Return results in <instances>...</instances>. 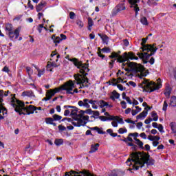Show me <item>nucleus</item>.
Listing matches in <instances>:
<instances>
[{
    "label": "nucleus",
    "instance_id": "obj_1",
    "mask_svg": "<svg viewBox=\"0 0 176 176\" xmlns=\"http://www.w3.org/2000/svg\"><path fill=\"white\" fill-rule=\"evenodd\" d=\"M152 166L155 164L154 160H150L149 155L144 153H133L131 159L126 161L127 166H132L133 170H138V168L144 167V164Z\"/></svg>",
    "mask_w": 176,
    "mask_h": 176
},
{
    "label": "nucleus",
    "instance_id": "obj_2",
    "mask_svg": "<svg viewBox=\"0 0 176 176\" xmlns=\"http://www.w3.org/2000/svg\"><path fill=\"white\" fill-rule=\"evenodd\" d=\"M72 61L76 67L80 69L79 72L82 74H74L75 80L77 82V85H81L79 89H83V87H89V79L86 77L87 72L90 71L89 69V64L82 63L76 58H72L70 60Z\"/></svg>",
    "mask_w": 176,
    "mask_h": 176
},
{
    "label": "nucleus",
    "instance_id": "obj_3",
    "mask_svg": "<svg viewBox=\"0 0 176 176\" xmlns=\"http://www.w3.org/2000/svg\"><path fill=\"white\" fill-rule=\"evenodd\" d=\"M10 105L19 115H32L36 111V107L33 105L25 107L24 102L16 99L15 95L11 98Z\"/></svg>",
    "mask_w": 176,
    "mask_h": 176
},
{
    "label": "nucleus",
    "instance_id": "obj_4",
    "mask_svg": "<svg viewBox=\"0 0 176 176\" xmlns=\"http://www.w3.org/2000/svg\"><path fill=\"white\" fill-rule=\"evenodd\" d=\"M146 41H148V37H146V38H142V43L141 45L142 46V51L143 52H151V54H148L146 52H144V53H140V54H138V56L140 57V58H141L142 60H144V64H146V63H148V61H146V60H148L149 58V57H151V56H153V54H155V53H156L157 48L156 47H155V44L152 45H145L146 43Z\"/></svg>",
    "mask_w": 176,
    "mask_h": 176
},
{
    "label": "nucleus",
    "instance_id": "obj_5",
    "mask_svg": "<svg viewBox=\"0 0 176 176\" xmlns=\"http://www.w3.org/2000/svg\"><path fill=\"white\" fill-rule=\"evenodd\" d=\"M139 86L142 89V91L152 93V91H155V90H158V89H160V87H162V84H156L152 81L149 82L148 80H143Z\"/></svg>",
    "mask_w": 176,
    "mask_h": 176
},
{
    "label": "nucleus",
    "instance_id": "obj_6",
    "mask_svg": "<svg viewBox=\"0 0 176 176\" xmlns=\"http://www.w3.org/2000/svg\"><path fill=\"white\" fill-rule=\"evenodd\" d=\"M62 89L63 90H65L67 94H75V93H78V89H75V82L72 80L65 82L63 85ZM74 89H75L74 90Z\"/></svg>",
    "mask_w": 176,
    "mask_h": 176
},
{
    "label": "nucleus",
    "instance_id": "obj_7",
    "mask_svg": "<svg viewBox=\"0 0 176 176\" xmlns=\"http://www.w3.org/2000/svg\"><path fill=\"white\" fill-rule=\"evenodd\" d=\"M6 31L8 33L9 38H13L15 36V39H17L20 35V30L16 29L13 32V25L11 23L6 24Z\"/></svg>",
    "mask_w": 176,
    "mask_h": 176
},
{
    "label": "nucleus",
    "instance_id": "obj_8",
    "mask_svg": "<svg viewBox=\"0 0 176 176\" xmlns=\"http://www.w3.org/2000/svg\"><path fill=\"white\" fill-rule=\"evenodd\" d=\"M9 91H4L3 90H0V113H3V115H6L7 111L6 109L3 107V97H8L9 96Z\"/></svg>",
    "mask_w": 176,
    "mask_h": 176
},
{
    "label": "nucleus",
    "instance_id": "obj_9",
    "mask_svg": "<svg viewBox=\"0 0 176 176\" xmlns=\"http://www.w3.org/2000/svg\"><path fill=\"white\" fill-rule=\"evenodd\" d=\"M60 90H63V85L60 87L48 90L46 93L45 98L43 99V101H49V100H51L52 97H53L56 93H60Z\"/></svg>",
    "mask_w": 176,
    "mask_h": 176
},
{
    "label": "nucleus",
    "instance_id": "obj_10",
    "mask_svg": "<svg viewBox=\"0 0 176 176\" xmlns=\"http://www.w3.org/2000/svg\"><path fill=\"white\" fill-rule=\"evenodd\" d=\"M89 116H80L79 120L73 122V124L76 127H80V126H85L86 123L89 122Z\"/></svg>",
    "mask_w": 176,
    "mask_h": 176
},
{
    "label": "nucleus",
    "instance_id": "obj_11",
    "mask_svg": "<svg viewBox=\"0 0 176 176\" xmlns=\"http://www.w3.org/2000/svg\"><path fill=\"white\" fill-rule=\"evenodd\" d=\"M128 67L131 68V69H133L135 72H140V74H142V72L145 71V68L144 67V66L140 64H137L134 62H129Z\"/></svg>",
    "mask_w": 176,
    "mask_h": 176
},
{
    "label": "nucleus",
    "instance_id": "obj_12",
    "mask_svg": "<svg viewBox=\"0 0 176 176\" xmlns=\"http://www.w3.org/2000/svg\"><path fill=\"white\" fill-rule=\"evenodd\" d=\"M121 60H124V61H129V60H138V57L135 56L133 52H129V54L127 53H124V58L120 57Z\"/></svg>",
    "mask_w": 176,
    "mask_h": 176
},
{
    "label": "nucleus",
    "instance_id": "obj_13",
    "mask_svg": "<svg viewBox=\"0 0 176 176\" xmlns=\"http://www.w3.org/2000/svg\"><path fill=\"white\" fill-rule=\"evenodd\" d=\"M122 10H126V7L123 3L118 4L115 7L112 12L113 16H116V14L120 13V12H122Z\"/></svg>",
    "mask_w": 176,
    "mask_h": 176
},
{
    "label": "nucleus",
    "instance_id": "obj_14",
    "mask_svg": "<svg viewBox=\"0 0 176 176\" xmlns=\"http://www.w3.org/2000/svg\"><path fill=\"white\" fill-rule=\"evenodd\" d=\"M120 51H118V52H113L111 56H109L110 58H117L118 63H124L123 58H124V54H123L122 56H120ZM122 57V59L120 58Z\"/></svg>",
    "mask_w": 176,
    "mask_h": 176
},
{
    "label": "nucleus",
    "instance_id": "obj_15",
    "mask_svg": "<svg viewBox=\"0 0 176 176\" xmlns=\"http://www.w3.org/2000/svg\"><path fill=\"white\" fill-rule=\"evenodd\" d=\"M129 3L131 4V8H133L135 12V16L138 14V12H140V8H138V5L137 3H140V0H129Z\"/></svg>",
    "mask_w": 176,
    "mask_h": 176
},
{
    "label": "nucleus",
    "instance_id": "obj_16",
    "mask_svg": "<svg viewBox=\"0 0 176 176\" xmlns=\"http://www.w3.org/2000/svg\"><path fill=\"white\" fill-rule=\"evenodd\" d=\"M78 105H79V107H84V108H90L89 99H83L82 100H79L78 102Z\"/></svg>",
    "mask_w": 176,
    "mask_h": 176
},
{
    "label": "nucleus",
    "instance_id": "obj_17",
    "mask_svg": "<svg viewBox=\"0 0 176 176\" xmlns=\"http://www.w3.org/2000/svg\"><path fill=\"white\" fill-rule=\"evenodd\" d=\"M109 120H113L111 122V126H113V127H118V122H119V116H111L109 117Z\"/></svg>",
    "mask_w": 176,
    "mask_h": 176
},
{
    "label": "nucleus",
    "instance_id": "obj_18",
    "mask_svg": "<svg viewBox=\"0 0 176 176\" xmlns=\"http://www.w3.org/2000/svg\"><path fill=\"white\" fill-rule=\"evenodd\" d=\"M152 126L153 127V129H157L160 133H164V128L163 127L162 124H157V122H153Z\"/></svg>",
    "mask_w": 176,
    "mask_h": 176
},
{
    "label": "nucleus",
    "instance_id": "obj_19",
    "mask_svg": "<svg viewBox=\"0 0 176 176\" xmlns=\"http://www.w3.org/2000/svg\"><path fill=\"white\" fill-rule=\"evenodd\" d=\"M46 6V1H41L38 5L36 6V9L37 12H42L43 8Z\"/></svg>",
    "mask_w": 176,
    "mask_h": 176
},
{
    "label": "nucleus",
    "instance_id": "obj_20",
    "mask_svg": "<svg viewBox=\"0 0 176 176\" xmlns=\"http://www.w3.org/2000/svg\"><path fill=\"white\" fill-rule=\"evenodd\" d=\"M58 58H60V55L58 54V55L56 56L55 60H54V58H51V59H50L51 65L52 66V68H57V67H58V66L57 65V63H57V61H58Z\"/></svg>",
    "mask_w": 176,
    "mask_h": 176
},
{
    "label": "nucleus",
    "instance_id": "obj_21",
    "mask_svg": "<svg viewBox=\"0 0 176 176\" xmlns=\"http://www.w3.org/2000/svg\"><path fill=\"white\" fill-rule=\"evenodd\" d=\"M51 38L55 44V46H57V45H58V43H60V42L62 41L61 38L59 36H56V34H53Z\"/></svg>",
    "mask_w": 176,
    "mask_h": 176
},
{
    "label": "nucleus",
    "instance_id": "obj_22",
    "mask_svg": "<svg viewBox=\"0 0 176 176\" xmlns=\"http://www.w3.org/2000/svg\"><path fill=\"white\" fill-rule=\"evenodd\" d=\"M148 115V111H143L142 113H140L138 116H137V119H145L146 118V116Z\"/></svg>",
    "mask_w": 176,
    "mask_h": 176
},
{
    "label": "nucleus",
    "instance_id": "obj_23",
    "mask_svg": "<svg viewBox=\"0 0 176 176\" xmlns=\"http://www.w3.org/2000/svg\"><path fill=\"white\" fill-rule=\"evenodd\" d=\"M98 146H100L99 144H96L95 145L92 144L91 146V151L89 153H94V152H97L98 151Z\"/></svg>",
    "mask_w": 176,
    "mask_h": 176
},
{
    "label": "nucleus",
    "instance_id": "obj_24",
    "mask_svg": "<svg viewBox=\"0 0 176 176\" xmlns=\"http://www.w3.org/2000/svg\"><path fill=\"white\" fill-rule=\"evenodd\" d=\"M148 140H149V141H153V142L159 141L160 140V136L159 135L153 136L152 135H150L148 137Z\"/></svg>",
    "mask_w": 176,
    "mask_h": 176
},
{
    "label": "nucleus",
    "instance_id": "obj_25",
    "mask_svg": "<svg viewBox=\"0 0 176 176\" xmlns=\"http://www.w3.org/2000/svg\"><path fill=\"white\" fill-rule=\"evenodd\" d=\"M151 119L153 122H157V120H159V116H157V113H156V112L153 111L151 113Z\"/></svg>",
    "mask_w": 176,
    "mask_h": 176
},
{
    "label": "nucleus",
    "instance_id": "obj_26",
    "mask_svg": "<svg viewBox=\"0 0 176 176\" xmlns=\"http://www.w3.org/2000/svg\"><path fill=\"white\" fill-rule=\"evenodd\" d=\"M120 97V94H119L116 91H113L112 92V96H111V98L112 100H118Z\"/></svg>",
    "mask_w": 176,
    "mask_h": 176
},
{
    "label": "nucleus",
    "instance_id": "obj_27",
    "mask_svg": "<svg viewBox=\"0 0 176 176\" xmlns=\"http://www.w3.org/2000/svg\"><path fill=\"white\" fill-rule=\"evenodd\" d=\"M140 23L143 25H149V23L148 22V19H146V17L143 16L140 19Z\"/></svg>",
    "mask_w": 176,
    "mask_h": 176
},
{
    "label": "nucleus",
    "instance_id": "obj_28",
    "mask_svg": "<svg viewBox=\"0 0 176 176\" xmlns=\"http://www.w3.org/2000/svg\"><path fill=\"white\" fill-rule=\"evenodd\" d=\"M35 68L38 72L37 76H38V78H41V76H42V75L45 74V69H40L38 67H36Z\"/></svg>",
    "mask_w": 176,
    "mask_h": 176
},
{
    "label": "nucleus",
    "instance_id": "obj_29",
    "mask_svg": "<svg viewBox=\"0 0 176 176\" xmlns=\"http://www.w3.org/2000/svg\"><path fill=\"white\" fill-rule=\"evenodd\" d=\"M22 96L24 97L28 96V97H35V95L32 91H25L22 93Z\"/></svg>",
    "mask_w": 176,
    "mask_h": 176
},
{
    "label": "nucleus",
    "instance_id": "obj_30",
    "mask_svg": "<svg viewBox=\"0 0 176 176\" xmlns=\"http://www.w3.org/2000/svg\"><path fill=\"white\" fill-rule=\"evenodd\" d=\"M103 43H105L106 45H108V42H109V38L108 36L107 35H100Z\"/></svg>",
    "mask_w": 176,
    "mask_h": 176
},
{
    "label": "nucleus",
    "instance_id": "obj_31",
    "mask_svg": "<svg viewBox=\"0 0 176 176\" xmlns=\"http://www.w3.org/2000/svg\"><path fill=\"white\" fill-rule=\"evenodd\" d=\"M54 144L57 146H60V145H63V144H64V140H63V139H56L54 141Z\"/></svg>",
    "mask_w": 176,
    "mask_h": 176
},
{
    "label": "nucleus",
    "instance_id": "obj_32",
    "mask_svg": "<svg viewBox=\"0 0 176 176\" xmlns=\"http://www.w3.org/2000/svg\"><path fill=\"white\" fill-rule=\"evenodd\" d=\"M170 130H172V133L174 134L176 132V123L170 122Z\"/></svg>",
    "mask_w": 176,
    "mask_h": 176
},
{
    "label": "nucleus",
    "instance_id": "obj_33",
    "mask_svg": "<svg viewBox=\"0 0 176 176\" xmlns=\"http://www.w3.org/2000/svg\"><path fill=\"white\" fill-rule=\"evenodd\" d=\"M164 94L166 97H170V94H171V88L170 87L166 88Z\"/></svg>",
    "mask_w": 176,
    "mask_h": 176
},
{
    "label": "nucleus",
    "instance_id": "obj_34",
    "mask_svg": "<svg viewBox=\"0 0 176 176\" xmlns=\"http://www.w3.org/2000/svg\"><path fill=\"white\" fill-rule=\"evenodd\" d=\"M170 107H176V97L173 96L170 98Z\"/></svg>",
    "mask_w": 176,
    "mask_h": 176
},
{
    "label": "nucleus",
    "instance_id": "obj_35",
    "mask_svg": "<svg viewBox=\"0 0 176 176\" xmlns=\"http://www.w3.org/2000/svg\"><path fill=\"white\" fill-rule=\"evenodd\" d=\"M107 133L111 135V137H118V133H113V130L109 129L107 130Z\"/></svg>",
    "mask_w": 176,
    "mask_h": 176
},
{
    "label": "nucleus",
    "instance_id": "obj_36",
    "mask_svg": "<svg viewBox=\"0 0 176 176\" xmlns=\"http://www.w3.org/2000/svg\"><path fill=\"white\" fill-rule=\"evenodd\" d=\"M134 140L135 141V144H137V145H138V146H140V148H143L144 143L142 142H141V140H140V139L134 138Z\"/></svg>",
    "mask_w": 176,
    "mask_h": 176
},
{
    "label": "nucleus",
    "instance_id": "obj_37",
    "mask_svg": "<svg viewBox=\"0 0 176 176\" xmlns=\"http://www.w3.org/2000/svg\"><path fill=\"white\" fill-rule=\"evenodd\" d=\"M113 173H116V175H113V176H123L124 175V171L123 170H113Z\"/></svg>",
    "mask_w": 176,
    "mask_h": 176
},
{
    "label": "nucleus",
    "instance_id": "obj_38",
    "mask_svg": "<svg viewBox=\"0 0 176 176\" xmlns=\"http://www.w3.org/2000/svg\"><path fill=\"white\" fill-rule=\"evenodd\" d=\"M88 25H89V30H91V27L94 25V22L93 21V19L91 18H88Z\"/></svg>",
    "mask_w": 176,
    "mask_h": 176
},
{
    "label": "nucleus",
    "instance_id": "obj_39",
    "mask_svg": "<svg viewBox=\"0 0 176 176\" xmlns=\"http://www.w3.org/2000/svg\"><path fill=\"white\" fill-rule=\"evenodd\" d=\"M76 115H78V110L76 109H72L70 111V116H72V118L76 116Z\"/></svg>",
    "mask_w": 176,
    "mask_h": 176
},
{
    "label": "nucleus",
    "instance_id": "obj_40",
    "mask_svg": "<svg viewBox=\"0 0 176 176\" xmlns=\"http://www.w3.org/2000/svg\"><path fill=\"white\" fill-rule=\"evenodd\" d=\"M119 134H124V133H127V129L126 128H120L118 129Z\"/></svg>",
    "mask_w": 176,
    "mask_h": 176
},
{
    "label": "nucleus",
    "instance_id": "obj_41",
    "mask_svg": "<svg viewBox=\"0 0 176 176\" xmlns=\"http://www.w3.org/2000/svg\"><path fill=\"white\" fill-rule=\"evenodd\" d=\"M52 122H54V120L52 118H47L45 119V122L47 124H52Z\"/></svg>",
    "mask_w": 176,
    "mask_h": 176
},
{
    "label": "nucleus",
    "instance_id": "obj_42",
    "mask_svg": "<svg viewBox=\"0 0 176 176\" xmlns=\"http://www.w3.org/2000/svg\"><path fill=\"white\" fill-rule=\"evenodd\" d=\"M53 118H54V120H61V119H63V117H61V116L54 114L53 116Z\"/></svg>",
    "mask_w": 176,
    "mask_h": 176
},
{
    "label": "nucleus",
    "instance_id": "obj_43",
    "mask_svg": "<svg viewBox=\"0 0 176 176\" xmlns=\"http://www.w3.org/2000/svg\"><path fill=\"white\" fill-rule=\"evenodd\" d=\"M26 70L28 75H32V74H34V70H32V69H31V67H27Z\"/></svg>",
    "mask_w": 176,
    "mask_h": 176
},
{
    "label": "nucleus",
    "instance_id": "obj_44",
    "mask_svg": "<svg viewBox=\"0 0 176 176\" xmlns=\"http://www.w3.org/2000/svg\"><path fill=\"white\" fill-rule=\"evenodd\" d=\"M52 68H53V66H52V61H48L47 64V69H49V71H52Z\"/></svg>",
    "mask_w": 176,
    "mask_h": 176
},
{
    "label": "nucleus",
    "instance_id": "obj_45",
    "mask_svg": "<svg viewBox=\"0 0 176 176\" xmlns=\"http://www.w3.org/2000/svg\"><path fill=\"white\" fill-rule=\"evenodd\" d=\"M101 50L104 53H110L111 52V49H109V47H107L102 48Z\"/></svg>",
    "mask_w": 176,
    "mask_h": 176
},
{
    "label": "nucleus",
    "instance_id": "obj_46",
    "mask_svg": "<svg viewBox=\"0 0 176 176\" xmlns=\"http://www.w3.org/2000/svg\"><path fill=\"white\" fill-rule=\"evenodd\" d=\"M37 30H38L39 34H41L42 31L43 30V24L38 25Z\"/></svg>",
    "mask_w": 176,
    "mask_h": 176
},
{
    "label": "nucleus",
    "instance_id": "obj_47",
    "mask_svg": "<svg viewBox=\"0 0 176 176\" xmlns=\"http://www.w3.org/2000/svg\"><path fill=\"white\" fill-rule=\"evenodd\" d=\"M77 25H78L79 28H82L83 27V22L80 20H78L76 21Z\"/></svg>",
    "mask_w": 176,
    "mask_h": 176
},
{
    "label": "nucleus",
    "instance_id": "obj_48",
    "mask_svg": "<svg viewBox=\"0 0 176 176\" xmlns=\"http://www.w3.org/2000/svg\"><path fill=\"white\" fill-rule=\"evenodd\" d=\"M167 107H168V104H167L166 101H164V104H163V107H162V110L163 111H167Z\"/></svg>",
    "mask_w": 176,
    "mask_h": 176
},
{
    "label": "nucleus",
    "instance_id": "obj_49",
    "mask_svg": "<svg viewBox=\"0 0 176 176\" xmlns=\"http://www.w3.org/2000/svg\"><path fill=\"white\" fill-rule=\"evenodd\" d=\"M99 118L102 122H107V120H109V118H107L105 116H100Z\"/></svg>",
    "mask_w": 176,
    "mask_h": 176
},
{
    "label": "nucleus",
    "instance_id": "obj_50",
    "mask_svg": "<svg viewBox=\"0 0 176 176\" xmlns=\"http://www.w3.org/2000/svg\"><path fill=\"white\" fill-rule=\"evenodd\" d=\"M100 105H101V107H108L109 104H108V102H106L104 100H101Z\"/></svg>",
    "mask_w": 176,
    "mask_h": 176
},
{
    "label": "nucleus",
    "instance_id": "obj_51",
    "mask_svg": "<svg viewBox=\"0 0 176 176\" xmlns=\"http://www.w3.org/2000/svg\"><path fill=\"white\" fill-rule=\"evenodd\" d=\"M126 123H129L131 124H135V122L131 120V119H126L125 120Z\"/></svg>",
    "mask_w": 176,
    "mask_h": 176
},
{
    "label": "nucleus",
    "instance_id": "obj_52",
    "mask_svg": "<svg viewBox=\"0 0 176 176\" xmlns=\"http://www.w3.org/2000/svg\"><path fill=\"white\" fill-rule=\"evenodd\" d=\"M113 82H115L116 83H120V82H123V79L120 77L118 79H113Z\"/></svg>",
    "mask_w": 176,
    "mask_h": 176
},
{
    "label": "nucleus",
    "instance_id": "obj_53",
    "mask_svg": "<svg viewBox=\"0 0 176 176\" xmlns=\"http://www.w3.org/2000/svg\"><path fill=\"white\" fill-rule=\"evenodd\" d=\"M69 17L72 20H74L75 19V12H69Z\"/></svg>",
    "mask_w": 176,
    "mask_h": 176
},
{
    "label": "nucleus",
    "instance_id": "obj_54",
    "mask_svg": "<svg viewBox=\"0 0 176 176\" xmlns=\"http://www.w3.org/2000/svg\"><path fill=\"white\" fill-rule=\"evenodd\" d=\"M58 129L60 130V131H65V130H66L65 126H64L63 125H59L58 126Z\"/></svg>",
    "mask_w": 176,
    "mask_h": 176
},
{
    "label": "nucleus",
    "instance_id": "obj_55",
    "mask_svg": "<svg viewBox=\"0 0 176 176\" xmlns=\"http://www.w3.org/2000/svg\"><path fill=\"white\" fill-rule=\"evenodd\" d=\"M121 107L123 108V109H126L127 108V105L126 104V102L122 101L121 102Z\"/></svg>",
    "mask_w": 176,
    "mask_h": 176
},
{
    "label": "nucleus",
    "instance_id": "obj_56",
    "mask_svg": "<svg viewBox=\"0 0 176 176\" xmlns=\"http://www.w3.org/2000/svg\"><path fill=\"white\" fill-rule=\"evenodd\" d=\"M142 126H143L142 122H138L136 127L137 129H138V130H141V127H142Z\"/></svg>",
    "mask_w": 176,
    "mask_h": 176
},
{
    "label": "nucleus",
    "instance_id": "obj_57",
    "mask_svg": "<svg viewBox=\"0 0 176 176\" xmlns=\"http://www.w3.org/2000/svg\"><path fill=\"white\" fill-rule=\"evenodd\" d=\"M151 122H153V121L152 120V118L146 119V120H144L145 124H149V123H151Z\"/></svg>",
    "mask_w": 176,
    "mask_h": 176
},
{
    "label": "nucleus",
    "instance_id": "obj_58",
    "mask_svg": "<svg viewBox=\"0 0 176 176\" xmlns=\"http://www.w3.org/2000/svg\"><path fill=\"white\" fill-rule=\"evenodd\" d=\"M65 116H69L71 115V111L69 110H65L64 112Z\"/></svg>",
    "mask_w": 176,
    "mask_h": 176
},
{
    "label": "nucleus",
    "instance_id": "obj_59",
    "mask_svg": "<svg viewBox=\"0 0 176 176\" xmlns=\"http://www.w3.org/2000/svg\"><path fill=\"white\" fill-rule=\"evenodd\" d=\"M140 136L141 138H142L143 140H146V134H145V133H140Z\"/></svg>",
    "mask_w": 176,
    "mask_h": 176
},
{
    "label": "nucleus",
    "instance_id": "obj_60",
    "mask_svg": "<svg viewBox=\"0 0 176 176\" xmlns=\"http://www.w3.org/2000/svg\"><path fill=\"white\" fill-rule=\"evenodd\" d=\"M129 85H130V86H132L133 87H135V86H137V84H135L134 81H129Z\"/></svg>",
    "mask_w": 176,
    "mask_h": 176
},
{
    "label": "nucleus",
    "instance_id": "obj_61",
    "mask_svg": "<svg viewBox=\"0 0 176 176\" xmlns=\"http://www.w3.org/2000/svg\"><path fill=\"white\" fill-rule=\"evenodd\" d=\"M88 104H91V105H96V100L88 99Z\"/></svg>",
    "mask_w": 176,
    "mask_h": 176
},
{
    "label": "nucleus",
    "instance_id": "obj_62",
    "mask_svg": "<svg viewBox=\"0 0 176 176\" xmlns=\"http://www.w3.org/2000/svg\"><path fill=\"white\" fill-rule=\"evenodd\" d=\"M3 72H9V67H8L7 66H5L3 69H2Z\"/></svg>",
    "mask_w": 176,
    "mask_h": 176
},
{
    "label": "nucleus",
    "instance_id": "obj_63",
    "mask_svg": "<svg viewBox=\"0 0 176 176\" xmlns=\"http://www.w3.org/2000/svg\"><path fill=\"white\" fill-rule=\"evenodd\" d=\"M132 104L133 105V107H135V105H138V101L135 99H133Z\"/></svg>",
    "mask_w": 176,
    "mask_h": 176
},
{
    "label": "nucleus",
    "instance_id": "obj_64",
    "mask_svg": "<svg viewBox=\"0 0 176 176\" xmlns=\"http://www.w3.org/2000/svg\"><path fill=\"white\" fill-rule=\"evenodd\" d=\"M151 134H153V135H156V133H157V130H156V129H152V130L151 131Z\"/></svg>",
    "mask_w": 176,
    "mask_h": 176
}]
</instances>
